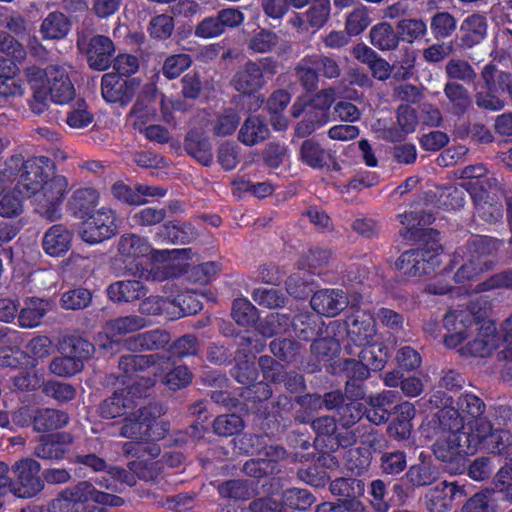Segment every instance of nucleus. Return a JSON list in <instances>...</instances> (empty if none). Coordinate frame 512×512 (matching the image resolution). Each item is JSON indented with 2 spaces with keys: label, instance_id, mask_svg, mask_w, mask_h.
I'll return each instance as SVG.
<instances>
[{
  "label": "nucleus",
  "instance_id": "obj_1",
  "mask_svg": "<svg viewBox=\"0 0 512 512\" xmlns=\"http://www.w3.org/2000/svg\"><path fill=\"white\" fill-rule=\"evenodd\" d=\"M484 402L474 394L464 393L456 407H445L438 413L435 456L443 462H458L475 454L479 439L490 430V422L483 416Z\"/></svg>",
  "mask_w": 512,
  "mask_h": 512
},
{
  "label": "nucleus",
  "instance_id": "obj_2",
  "mask_svg": "<svg viewBox=\"0 0 512 512\" xmlns=\"http://www.w3.org/2000/svg\"><path fill=\"white\" fill-rule=\"evenodd\" d=\"M118 253L126 268L140 277L163 281L186 271L177 259H188L191 249L154 250L149 241L134 233L124 234L118 241Z\"/></svg>",
  "mask_w": 512,
  "mask_h": 512
},
{
  "label": "nucleus",
  "instance_id": "obj_3",
  "mask_svg": "<svg viewBox=\"0 0 512 512\" xmlns=\"http://www.w3.org/2000/svg\"><path fill=\"white\" fill-rule=\"evenodd\" d=\"M51 167L44 156L24 160L22 155H14L5 163L2 175H7L9 183L16 182L19 194L32 198L51 175Z\"/></svg>",
  "mask_w": 512,
  "mask_h": 512
},
{
  "label": "nucleus",
  "instance_id": "obj_4",
  "mask_svg": "<svg viewBox=\"0 0 512 512\" xmlns=\"http://www.w3.org/2000/svg\"><path fill=\"white\" fill-rule=\"evenodd\" d=\"M123 500L115 495L98 491L88 482L67 490L49 505V512H107L106 506H120Z\"/></svg>",
  "mask_w": 512,
  "mask_h": 512
},
{
  "label": "nucleus",
  "instance_id": "obj_5",
  "mask_svg": "<svg viewBox=\"0 0 512 512\" xmlns=\"http://www.w3.org/2000/svg\"><path fill=\"white\" fill-rule=\"evenodd\" d=\"M166 412L160 403L130 410L120 428V436L138 441H155L163 438L169 430V424L159 418Z\"/></svg>",
  "mask_w": 512,
  "mask_h": 512
},
{
  "label": "nucleus",
  "instance_id": "obj_6",
  "mask_svg": "<svg viewBox=\"0 0 512 512\" xmlns=\"http://www.w3.org/2000/svg\"><path fill=\"white\" fill-rule=\"evenodd\" d=\"M500 244L499 241L487 237H479L469 242L463 255L457 253L453 257L454 264L462 261L454 275L455 281L464 283L490 270L495 264L492 255Z\"/></svg>",
  "mask_w": 512,
  "mask_h": 512
},
{
  "label": "nucleus",
  "instance_id": "obj_7",
  "mask_svg": "<svg viewBox=\"0 0 512 512\" xmlns=\"http://www.w3.org/2000/svg\"><path fill=\"white\" fill-rule=\"evenodd\" d=\"M278 71V63L271 57L248 60L238 68L231 79L232 87L243 95L261 90Z\"/></svg>",
  "mask_w": 512,
  "mask_h": 512
},
{
  "label": "nucleus",
  "instance_id": "obj_8",
  "mask_svg": "<svg viewBox=\"0 0 512 512\" xmlns=\"http://www.w3.org/2000/svg\"><path fill=\"white\" fill-rule=\"evenodd\" d=\"M70 69V66L58 63L50 64L45 69L33 65L25 69V77L28 79L32 70L40 72L41 88L50 96V100L56 104H66L75 96Z\"/></svg>",
  "mask_w": 512,
  "mask_h": 512
},
{
  "label": "nucleus",
  "instance_id": "obj_9",
  "mask_svg": "<svg viewBox=\"0 0 512 512\" xmlns=\"http://www.w3.org/2000/svg\"><path fill=\"white\" fill-rule=\"evenodd\" d=\"M484 313L476 305H471L465 310L449 311L444 317V327L447 334L444 344L450 349L461 346L471 338L478 326L483 322Z\"/></svg>",
  "mask_w": 512,
  "mask_h": 512
},
{
  "label": "nucleus",
  "instance_id": "obj_10",
  "mask_svg": "<svg viewBox=\"0 0 512 512\" xmlns=\"http://www.w3.org/2000/svg\"><path fill=\"white\" fill-rule=\"evenodd\" d=\"M67 191L68 181L64 176L50 175L31 198L36 212L49 221L59 219Z\"/></svg>",
  "mask_w": 512,
  "mask_h": 512
},
{
  "label": "nucleus",
  "instance_id": "obj_11",
  "mask_svg": "<svg viewBox=\"0 0 512 512\" xmlns=\"http://www.w3.org/2000/svg\"><path fill=\"white\" fill-rule=\"evenodd\" d=\"M118 230L116 213L102 207L88 216L83 223L82 239L89 244H97L113 237Z\"/></svg>",
  "mask_w": 512,
  "mask_h": 512
},
{
  "label": "nucleus",
  "instance_id": "obj_12",
  "mask_svg": "<svg viewBox=\"0 0 512 512\" xmlns=\"http://www.w3.org/2000/svg\"><path fill=\"white\" fill-rule=\"evenodd\" d=\"M440 262L436 250L414 249L402 253L395 262V268L403 276L418 277L434 271Z\"/></svg>",
  "mask_w": 512,
  "mask_h": 512
},
{
  "label": "nucleus",
  "instance_id": "obj_13",
  "mask_svg": "<svg viewBox=\"0 0 512 512\" xmlns=\"http://www.w3.org/2000/svg\"><path fill=\"white\" fill-rule=\"evenodd\" d=\"M170 366L169 360L157 355H124L119 360V368L124 373L130 374L134 372H144L147 370V375L139 376V380L145 381V388L152 387L155 384V379L150 378L152 374L154 377L161 375Z\"/></svg>",
  "mask_w": 512,
  "mask_h": 512
},
{
  "label": "nucleus",
  "instance_id": "obj_14",
  "mask_svg": "<svg viewBox=\"0 0 512 512\" xmlns=\"http://www.w3.org/2000/svg\"><path fill=\"white\" fill-rule=\"evenodd\" d=\"M498 346L496 327L490 321H483L474 335L459 346L462 357H489Z\"/></svg>",
  "mask_w": 512,
  "mask_h": 512
},
{
  "label": "nucleus",
  "instance_id": "obj_15",
  "mask_svg": "<svg viewBox=\"0 0 512 512\" xmlns=\"http://www.w3.org/2000/svg\"><path fill=\"white\" fill-rule=\"evenodd\" d=\"M467 495L465 484L443 481L427 491L426 508L429 512H449L452 502L460 501Z\"/></svg>",
  "mask_w": 512,
  "mask_h": 512
},
{
  "label": "nucleus",
  "instance_id": "obj_16",
  "mask_svg": "<svg viewBox=\"0 0 512 512\" xmlns=\"http://www.w3.org/2000/svg\"><path fill=\"white\" fill-rule=\"evenodd\" d=\"M41 466L32 458H24L15 462L12 466L19 487L16 494L22 498H30L43 489V481L39 477Z\"/></svg>",
  "mask_w": 512,
  "mask_h": 512
},
{
  "label": "nucleus",
  "instance_id": "obj_17",
  "mask_svg": "<svg viewBox=\"0 0 512 512\" xmlns=\"http://www.w3.org/2000/svg\"><path fill=\"white\" fill-rule=\"evenodd\" d=\"M330 0H313L303 13H294L288 20L289 25L300 33L320 30L329 20Z\"/></svg>",
  "mask_w": 512,
  "mask_h": 512
},
{
  "label": "nucleus",
  "instance_id": "obj_18",
  "mask_svg": "<svg viewBox=\"0 0 512 512\" xmlns=\"http://www.w3.org/2000/svg\"><path fill=\"white\" fill-rule=\"evenodd\" d=\"M139 386L140 383L135 382L129 387L116 391L111 397L105 399L99 407L101 417L113 419L125 416L130 410L135 409V396L143 394Z\"/></svg>",
  "mask_w": 512,
  "mask_h": 512
},
{
  "label": "nucleus",
  "instance_id": "obj_19",
  "mask_svg": "<svg viewBox=\"0 0 512 512\" xmlns=\"http://www.w3.org/2000/svg\"><path fill=\"white\" fill-rule=\"evenodd\" d=\"M463 180L462 186L470 194L475 202L485 199L488 191L496 185V179L489 175L482 164L470 165L460 172Z\"/></svg>",
  "mask_w": 512,
  "mask_h": 512
},
{
  "label": "nucleus",
  "instance_id": "obj_20",
  "mask_svg": "<svg viewBox=\"0 0 512 512\" xmlns=\"http://www.w3.org/2000/svg\"><path fill=\"white\" fill-rule=\"evenodd\" d=\"M72 443L73 436L68 432L43 435L35 442L33 453L43 460H62Z\"/></svg>",
  "mask_w": 512,
  "mask_h": 512
},
{
  "label": "nucleus",
  "instance_id": "obj_21",
  "mask_svg": "<svg viewBox=\"0 0 512 512\" xmlns=\"http://www.w3.org/2000/svg\"><path fill=\"white\" fill-rule=\"evenodd\" d=\"M135 81L120 77L115 73H106L101 80V93L108 103L126 104L135 92Z\"/></svg>",
  "mask_w": 512,
  "mask_h": 512
},
{
  "label": "nucleus",
  "instance_id": "obj_22",
  "mask_svg": "<svg viewBox=\"0 0 512 512\" xmlns=\"http://www.w3.org/2000/svg\"><path fill=\"white\" fill-rule=\"evenodd\" d=\"M310 303L318 314L334 317L347 307L348 299L343 290L323 289L314 293Z\"/></svg>",
  "mask_w": 512,
  "mask_h": 512
},
{
  "label": "nucleus",
  "instance_id": "obj_23",
  "mask_svg": "<svg viewBox=\"0 0 512 512\" xmlns=\"http://www.w3.org/2000/svg\"><path fill=\"white\" fill-rule=\"evenodd\" d=\"M376 335L375 321L371 314H357L348 324V339L355 349L376 342Z\"/></svg>",
  "mask_w": 512,
  "mask_h": 512
},
{
  "label": "nucleus",
  "instance_id": "obj_24",
  "mask_svg": "<svg viewBox=\"0 0 512 512\" xmlns=\"http://www.w3.org/2000/svg\"><path fill=\"white\" fill-rule=\"evenodd\" d=\"M114 52L115 46L109 37L103 35L93 36L89 41L86 51L89 66L98 71L106 70L110 66Z\"/></svg>",
  "mask_w": 512,
  "mask_h": 512
},
{
  "label": "nucleus",
  "instance_id": "obj_25",
  "mask_svg": "<svg viewBox=\"0 0 512 512\" xmlns=\"http://www.w3.org/2000/svg\"><path fill=\"white\" fill-rule=\"evenodd\" d=\"M299 160L314 169L329 167L335 162L334 153L323 147L313 138L302 142L299 149Z\"/></svg>",
  "mask_w": 512,
  "mask_h": 512
},
{
  "label": "nucleus",
  "instance_id": "obj_26",
  "mask_svg": "<svg viewBox=\"0 0 512 512\" xmlns=\"http://www.w3.org/2000/svg\"><path fill=\"white\" fill-rule=\"evenodd\" d=\"M198 233L190 223L168 222L155 234L160 243L187 244L196 239Z\"/></svg>",
  "mask_w": 512,
  "mask_h": 512
},
{
  "label": "nucleus",
  "instance_id": "obj_27",
  "mask_svg": "<svg viewBox=\"0 0 512 512\" xmlns=\"http://www.w3.org/2000/svg\"><path fill=\"white\" fill-rule=\"evenodd\" d=\"M72 234L63 225L51 226L42 240L43 250L50 256L59 257L65 254L71 246Z\"/></svg>",
  "mask_w": 512,
  "mask_h": 512
},
{
  "label": "nucleus",
  "instance_id": "obj_28",
  "mask_svg": "<svg viewBox=\"0 0 512 512\" xmlns=\"http://www.w3.org/2000/svg\"><path fill=\"white\" fill-rule=\"evenodd\" d=\"M487 19L479 13H473L467 16L460 25L461 43L467 48H471L481 41L487 35Z\"/></svg>",
  "mask_w": 512,
  "mask_h": 512
},
{
  "label": "nucleus",
  "instance_id": "obj_29",
  "mask_svg": "<svg viewBox=\"0 0 512 512\" xmlns=\"http://www.w3.org/2000/svg\"><path fill=\"white\" fill-rule=\"evenodd\" d=\"M70 19L62 12L53 11L43 18L39 32L44 40L64 39L71 30Z\"/></svg>",
  "mask_w": 512,
  "mask_h": 512
},
{
  "label": "nucleus",
  "instance_id": "obj_30",
  "mask_svg": "<svg viewBox=\"0 0 512 512\" xmlns=\"http://www.w3.org/2000/svg\"><path fill=\"white\" fill-rule=\"evenodd\" d=\"M358 349L359 351H356L351 345H347L346 347L348 354L357 355L372 371L383 369L388 361L389 355L387 348L382 343L376 341Z\"/></svg>",
  "mask_w": 512,
  "mask_h": 512
},
{
  "label": "nucleus",
  "instance_id": "obj_31",
  "mask_svg": "<svg viewBox=\"0 0 512 512\" xmlns=\"http://www.w3.org/2000/svg\"><path fill=\"white\" fill-rule=\"evenodd\" d=\"M145 326L146 321L144 318L136 315H129L108 321L103 328V332L107 339H110V344H116V340H114L115 338L127 333L136 332Z\"/></svg>",
  "mask_w": 512,
  "mask_h": 512
},
{
  "label": "nucleus",
  "instance_id": "obj_32",
  "mask_svg": "<svg viewBox=\"0 0 512 512\" xmlns=\"http://www.w3.org/2000/svg\"><path fill=\"white\" fill-rule=\"evenodd\" d=\"M269 133V128L264 120L253 115L245 119L239 130L238 139L246 146H254L266 140Z\"/></svg>",
  "mask_w": 512,
  "mask_h": 512
},
{
  "label": "nucleus",
  "instance_id": "obj_33",
  "mask_svg": "<svg viewBox=\"0 0 512 512\" xmlns=\"http://www.w3.org/2000/svg\"><path fill=\"white\" fill-rule=\"evenodd\" d=\"M169 341L170 336L166 331L156 329L128 338L124 345L132 351L153 350L165 347Z\"/></svg>",
  "mask_w": 512,
  "mask_h": 512
},
{
  "label": "nucleus",
  "instance_id": "obj_34",
  "mask_svg": "<svg viewBox=\"0 0 512 512\" xmlns=\"http://www.w3.org/2000/svg\"><path fill=\"white\" fill-rule=\"evenodd\" d=\"M48 306V302L43 299L36 297L27 298L24 301V306L18 313L19 326L28 329L37 327L47 313Z\"/></svg>",
  "mask_w": 512,
  "mask_h": 512
},
{
  "label": "nucleus",
  "instance_id": "obj_35",
  "mask_svg": "<svg viewBox=\"0 0 512 512\" xmlns=\"http://www.w3.org/2000/svg\"><path fill=\"white\" fill-rule=\"evenodd\" d=\"M107 293L114 302H130L144 296L146 289L138 280H122L111 284Z\"/></svg>",
  "mask_w": 512,
  "mask_h": 512
},
{
  "label": "nucleus",
  "instance_id": "obj_36",
  "mask_svg": "<svg viewBox=\"0 0 512 512\" xmlns=\"http://www.w3.org/2000/svg\"><path fill=\"white\" fill-rule=\"evenodd\" d=\"M371 44L380 51L395 50L399 45V36L391 24L381 22L374 25L369 32Z\"/></svg>",
  "mask_w": 512,
  "mask_h": 512
},
{
  "label": "nucleus",
  "instance_id": "obj_37",
  "mask_svg": "<svg viewBox=\"0 0 512 512\" xmlns=\"http://www.w3.org/2000/svg\"><path fill=\"white\" fill-rule=\"evenodd\" d=\"M99 195L92 188L77 189L69 200V208L79 218H85L91 214V210L97 205Z\"/></svg>",
  "mask_w": 512,
  "mask_h": 512
},
{
  "label": "nucleus",
  "instance_id": "obj_38",
  "mask_svg": "<svg viewBox=\"0 0 512 512\" xmlns=\"http://www.w3.org/2000/svg\"><path fill=\"white\" fill-rule=\"evenodd\" d=\"M241 117L234 108H224L214 114L211 120L212 131L216 136L232 135L239 126Z\"/></svg>",
  "mask_w": 512,
  "mask_h": 512
},
{
  "label": "nucleus",
  "instance_id": "obj_39",
  "mask_svg": "<svg viewBox=\"0 0 512 512\" xmlns=\"http://www.w3.org/2000/svg\"><path fill=\"white\" fill-rule=\"evenodd\" d=\"M397 122L402 130V133L388 129L384 134V138L391 142L401 141L404 134L412 133L415 131L418 124L415 109L408 105L399 106L397 110Z\"/></svg>",
  "mask_w": 512,
  "mask_h": 512
},
{
  "label": "nucleus",
  "instance_id": "obj_40",
  "mask_svg": "<svg viewBox=\"0 0 512 512\" xmlns=\"http://www.w3.org/2000/svg\"><path fill=\"white\" fill-rule=\"evenodd\" d=\"M171 320L184 316L196 314L202 309V302L199 300V293L196 291H185L175 299H172Z\"/></svg>",
  "mask_w": 512,
  "mask_h": 512
},
{
  "label": "nucleus",
  "instance_id": "obj_41",
  "mask_svg": "<svg viewBox=\"0 0 512 512\" xmlns=\"http://www.w3.org/2000/svg\"><path fill=\"white\" fill-rule=\"evenodd\" d=\"M60 352L84 364V361L92 356L94 346L82 337L68 336L61 342Z\"/></svg>",
  "mask_w": 512,
  "mask_h": 512
},
{
  "label": "nucleus",
  "instance_id": "obj_42",
  "mask_svg": "<svg viewBox=\"0 0 512 512\" xmlns=\"http://www.w3.org/2000/svg\"><path fill=\"white\" fill-rule=\"evenodd\" d=\"M69 421L68 415L55 409H42L34 417V429L39 432L56 430L65 426Z\"/></svg>",
  "mask_w": 512,
  "mask_h": 512
},
{
  "label": "nucleus",
  "instance_id": "obj_43",
  "mask_svg": "<svg viewBox=\"0 0 512 512\" xmlns=\"http://www.w3.org/2000/svg\"><path fill=\"white\" fill-rule=\"evenodd\" d=\"M481 76L490 92L507 93L512 87L511 74L498 71L495 65H486Z\"/></svg>",
  "mask_w": 512,
  "mask_h": 512
},
{
  "label": "nucleus",
  "instance_id": "obj_44",
  "mask_svg": "<svg viewBox=\"0 0 512 512\" xmlns=\"http://www.w3.org/2000/svg\"><path fill=\"white\" fill-rule=\"evenodd\" d=\"M480 444H483L484 448L490 453L499 454L512 444V435L507 430H493L490 425L489 432L479 439L475 447V453Z\"/></svg>",
  "mask_w": 512,
  "mask_h": 512
},
{
  "label": "nucleus",
  "instance_id": "obj_45",
  "mask_svg": "<svg viewBox=\"0 0 512 512\" xmlns=\"http://www.w3.org/2000/svg\"><path fill=\"white\" fill-rule=\"evenodd\" d=\"M39 73L36 70H32V73L28 74V79H26L33 92L29 106L32 112L37 115L43 114L48 109L50 100V96L41 88Z\"/></svg>",
  "mask_w": 512,
  "mask_h": 512
},
{
  "label": "nucleus",
  "instance_id": "obj_46",
  "mask_svg": "<svg viewBox=\"0 0 512 512\" xmlns=\"http://www.w3.org/2000/svg\"><path fill=\"white\" fill-rule=\"evenodd\" d=\"M330 491L335 496L347 497L348 500H357L365 491L364 483L354 478H337L330 484Z\"/></svg>",
  "mask_w": 512,
  "mask_h": 512
},
{
  "label": "nucleus",
  "instance_id": "obj_47",
  "mask_svg": "<svg viewBox=\"0 0 512 512\" xmlns=\"http://www.w3.org/2000/svg\"><path fill=\"white\" fill-rule=\"evenodd\" d=\"M278 35L268 29L261 28L256 30L248 40V48L255 53H268L278 44Z\"/></svg>",
  "mask_w": 512,
  "mask_h": 512
},
{
  "label": "nucleus",
  "instance_id": "obj_48",
  "mask_svg": "<svg viewBox=\"0 0 512 512\" xmlns=\"http://www.w3.org/2000/svg\"><path fill=\"white\" fill-rule=\"evenodd\" d=\"M297 78L307 90H314L318 84L316 62L312 55L304 57L295 68Z\"/></svg>",
  "mask_w": 512,
  "mask_h": 512
},
{
  "label": "nucleus",
  "instance_id": "obj_49",
  "mask_svg": "<svg viewBox=\"0 0 512 512\" xmlns=\"http://www.w3.org/2000/svg\"><path fill=\"white\" fill-rule=\"evenodd\" d=\"M399 40L413 43L427 32V25L421 19H402L397 24Z\"/></svg>",
  "mask_w": 512,
  "mask_h": 512
},
{
  "label": "nucleus",
  "instance_id": "obj_50",
  "mask_svg": "<svg viewBox=\"0 0 512 512\" xmlns=\"http://www.w3.org/2000/svg\"><path fill=\"white\" fill-rule=\"evenodd\" d=\"M456 27L455 17L448 12H437L431 19L430 28L436 39L451 36Z\"/></svg>",
  "mask_w": 512,
  "mask_h": 512
},
{
  "label": "nucleus",
  "instance_id": "obj_51",
  "mask_svg": "<svg viewBox=\"0 0 512 512\" xmlns=\"http://www.w3.org/2000/svg\"><path fill=\"white\" fill-rule=\"evenodd\" d=\"M187 152L196 158L200 163L209 166L213 160L211 145L206 139H198L194 136L187 137L185 141Z\"/></svg>",
  "mask_w": 512,
  "mask_h": 512
},
{
  "label": "nucleus",
  "instance_id": "obj_52",
  "mask_svg": "<svg viewBox=\"0 0 512 512\" xmlns=\"http://www.w3.org/2000/svg\"><path fill=\"white\" fill-rule=\"evenodd\" d=\"M371 20L365 6L354 8L347 16L345 30L348 35L356 36L362 33L370 24Z\"/></svg>",
  "mask_w": 512,
  "mask_h": 512
},
{
  "label": "nucleus",
  "instance_id": "obj_53",
  "mask_svg": "<svg viewBox=\"0 0 512 512\" xmlns=\"http://www.w3.org/2000/svg\"><path fill=\"white\" fill-rule=\"evenodd\" d=\"M283 506L296 510H305L314 503V498L306 489H288L282 495Z\"/></svg>",
  "mask_w": 512,
  "mask_h": 512
},
{
  "label": "nucleus",
  "instance_id": "obj_54",
  "mask_svg": "<svg viewBox=\"0 0 512 512\" xmlns=\"http://www.w3.org/2000/svg\"><path fill=\"white\" fill-rule=\"evenodd\" d=\"M172 299L169 297L150 296L140 304V312L146 315H165L171 320Z\"/></svg>",
  "mask_w": 512,
  "mask_h": 512
},
{
  "label": "nucleus",
  "instance_id": "obj_55",
  "mask_svg": "<svg viewBox=\"0 0 512 512\" xmlns=\"http://www.w3.org/2000/svg\"><path fill=\"white\" fill-rule=\"evenodd\" d=\"M444 92L455 113H463L470 105L467 90L460 84L449 82L445 85Z\"/></svg>",
  "mask_w": 512,
  "mask_h": 512
},
{
  "label": "nucleus",
  "instance_id": "obj_56",
  "mask_svg": "<svg viewBox=\"0 0 512 512\" xmlns=\"http://www.w3.org/2000/svg\"><path fill=\"white\" fill-rule=\"evenodd\" d=\"M84 364L80 360L72 359L68 355H63L54 358L50 363V371L60 377H69L80 372Z\"/></svg>",
  "mask_w": 512,
  "mask_h": 512
},
{
  "label": "nucleus",
  "instance_id": "obj_57",
  "mask_svg": "<svg viewBox=\"0 0 512 512\" xmlns=\"http://www.w3.org/2000/svg\"><path fill=\"white\" fill-rule=\"evenodd\" d=\"M290 320L284 314L271 313L260 324V332L266 337L285 333L289 330Z\"/></svg>",
  "mask_w": 512,
  "mask_h": 512
},
{
  "label": "nucleus",
  "instance_id": "obj_58",
  "mask_svg": "<svg viewBox=\"0 0 512 512\" xmlns=\"http://www.w3.org/2000/svg\"><path fill=\"white\" fill-rule=\"evenodd\" d=\"M310 280L311 275L306 271L292 274L286 281L287 292L296 298L306 297L312 291Z\"/></svg>",
  "mask_w": 512,
  "mask_h": 512
},
{
  "label": "nucleus",
  "instance_id": "obj_59",
  "mask_svg": "<svg viewBox=\"0 0 512 512\" xmlns=\"http://www.w3.org/2000/svg\"><path fill=\"white\" fill-rule=\"evenodd\" d=\"M244 427L243 420L236 414L218 416L213 423L214 432L220 436H231Z\"/></svg>",
  "mask_w": 512,
  "mask_h": 512
},
{
  "label": "nucleus",
  "instance_id": "obj_60",
  "mask_svg": "<svg viewBox=\"0 0 512 512\" xmlns=\"http://www.w3.org/2000/svg\"><path fill=\"white\" fill-rule=\"evenodd\" d=\"M343 403L344 395L340 391H332L326 393L323 399L319 395H308L303 399V404L309 405L314 409H318L321 408L322 406H325V408L328 410H340V408L343 407Z\"/></svg>",
  "mask_w": 512,
  "mask_h": 512
},
{
  "label": "nucleus",
  "instance_id": "obj_61",
  "mask_svg": "<svg viewBox=\"0 0 512 512\" xmlns=\"http://www.w3.org/2000/svg\"><path fill=\"white\" fill-rule=\"evenodd\" d=\"M446 74L451 79L469 83L474 81L477 74L472 66L465 60L451 59L445 67Z\"/></svg>",
  "mask_w": 512,
  "mask_h": 512
},
{
  "label": "nucleus",
  "instance_id": "obj_62",
  "mask_svg": "<svg viewBox=\"0 0 512 512\" xmlns=\"http://www.w3.org/2000/svg\"><path fill=\"white\" fill-rule=\"evenodd\" d=\"M192 64V59L188 54L171 55L164 61L162 72L169 79L180 76Z\"/></svg>",
  "mask_w": 512,
  "mask_h": 512
},
{
  "label": "nucleus",
  "instance_id": "obj_63",
  "mask_svg": "<svg viewBox=\"0 0 512 512\" xmlns=\"http://www.w3.org/2000/svg\"><path fill=\"white\" fill-rule=\"evenodd\" d=\"M91 301V293L84 288L66 291L61 296V305L67 310H78L88 306Z\"/></svg>",
  "mask_w": 512,
  "mask_h": 512
},
{
  "label": "nucleus",
  "instance_id": "obj_64",
  "mask_svg": "<svg viewBox=\"0 0 512 512\" xmlns=\"http://www.w3.org/2000/svg\"><path fill=\"white\" fill-rule=\"evenodd\" d=\"M15 188L6 192L0 200V216L5 218H14L21 215L24 211L23 196L16 195Z\"/></svg>",
  "mask_w": 512,
  "mask_h": 512
}]
</instances>
